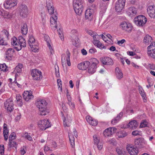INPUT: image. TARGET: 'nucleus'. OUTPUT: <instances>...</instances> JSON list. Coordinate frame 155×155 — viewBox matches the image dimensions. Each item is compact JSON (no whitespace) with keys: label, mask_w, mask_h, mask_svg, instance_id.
I'll return each instance as SVG.
<instances>
[{"label":"nucleus","mask_w":155,"mask_h":155,"mask_svg":"<svg viewBox=\"0 0 155 155\" xmlns=\"http://www.w3.org/2000/svg\"><path fill=\"white\" fill-rule=\"evenodd\" d=\"M101 61L105 65H112L114 63L112 59L108 57L102 58L101 59Z\"/></svg>","instance_id":"obj_17"},{"label":"nucleus","mask_w":155,"mask_h":155,"mask_svg":"<svg viewBox=\"0 0 155 155\" xmlns=\"http://www.w3.org/2000/svg\"><path fill=\"white\" fill-rule=\"evenodd\" d=\"M71 34H73L71 37L73 39H74L75 42L77 44L79 43V39L77 37V31L76 30H73L71 31Z\"/></svg>","instance_id":"obj_29"},{"label":"nucleus","mask_w":155,"mask_h":155,"mask_svg":"<svg viewBox=\"0 0 155 155\" xmlns=\"http://www.w3.org/2000/svg\"><path fill=\"white\" fill-rule=\"evenodd\" d=\"M143 140L142 138L136 139L134 141L135 145L136 147L141 148L143 145Z\"/></svg>","instance_id":"obj_25"},{"label":"nucleus","mask_w":155,"mask_h":155,"mask_svg":"<svg viewBox=\"0 0 155 155\" xmlns=\"http://www.w3.org/2000/svg\"><path fill=\"white\" fill-rule=\"evenodd\" d=\"M145 127V120H144L140 124V127L142 128Z\"/></svg>","instance_id":"obj_61"},{"label":"nucleus","mask_w":155,"mask_h":155,"mask_svg":"<svg viewBox=\"0 0 155 155\" xmlns=\"http://www.w3.org/2000/svg\"><path fill=\"white\" fill-rule=\"evenodd\" d=\"M23 67V65L21 64H19L15 68L14 72V73H16L15 75V78L18 75V73H19L21 72V68Z\"/></svg>","instance_id":"obj_30"},{"label":"nucleus","mask_w":155,"mask_h":155,"mask_svg":"<svg viewBox=\"0 0 155 155\" xmlns=\"http://www.w3.org/2000/svg\"><path fill=\"white\" fill-rule=\"evenodd\" d=\"M127 150L130 155H137L138 153V148L135 147L131 144L127 146Z\"/></svg>","instance_id":"obj_11"},{"label":"nucleus","mask_w":155,"mask_h":155,"mask_svg":"<svg viewBox=\"0 0 155 155\" xmlns=\"http://www.w3.org/2000/svg\"><path fill=\"white\" fill-rule=\"evenodd\" d=\"M14 52V49L11 48L8 49L5 52V59L7 60H11L12 57Z\"/></svg>","instance_id":"obj_16"},{"label":"nucleus","mask_w":155,"mask_h":155,"mask_svg":"<svg viewBox=\"0 0 155 155\" xmlns=\"http://www.w3.org/2000/svg\"><path fill=\"white\" fill-rule=\"evenodd\" d=\"M17 0H7L4 4L5 7L6 8H11L17 5Z\"/></svg>","instance_id":"obj_15"},{"label":"nucleus","mask_w":155,"mask_h":155,"mask_svg":"<svg viewBox=\"0 0 155 155\" xmlns=\"http://www.w3.org/2000/svg\"><path fill=\"white\" fill-rule=\"evenodd\" d=\"M88 71L89 73L91 74L94 73L96 70L97 67L95 66H93L92 65H90L89 67H88Z\"/></svg>","instance_id":"obj_37"},{"label":"nucleus","mask_w":155,"mask_h":155,"mask_svg":"<svg viewBox=\"0 0 155 155\" xmlns=\"http://www.w3.org/2000/svg\"><path fill=\"white\" fill-rule=\"evenodd\" d=\"M70 53L68 50H67L66 54H62L61 55V61L62 65L66 64V61H67V64L69 66H71L70 58Z\"/></svg>","instance_id":"obj_5"},{"label":"nucleus","mask_w":155,"mask_h":155,"mask_svg":"<svg viewBox=\"0 0 155 155\" xmlns=\"http://www.w3.org/2000/svg\"><path fill=\"white\" fill-rule=\"evenodd\" d=\"M4 104L5 108L7 110V111L11 112L13 110V102L11 99L10 98L4 102Z\"/></svg>","instance_id":"obj_10"},{"label":"nucleus","mask_w":155,"mask_h":155,"mask_svg":"<svg viewBox=\"0 0 155 155\" xmlns=\"http://www.w3.org/2000/svg\"><path fill=\"white\" fill-rule=\"evenodd\" d=\"M125 4V0H118L116 3L115 8L116 11L120 12L124 8Z\"/></svg>","instance_id":"obj_13"},{"label":"nucleus","mask_w":155,"mask_h":155,"mask_svg":"<svg viewBox=\"0 0 155 155\" xmlns=\"http://www.w3.org/2000/svg\"><path fill=\"white\" fill-rule=\"evenodd\" d=\"M139 93L142 97L143 99V100L144 102H145L144 100H145V95L144 90L143 88L140 86L139 87Z\"/></svg>","instance_id":"obj_42"},{"label":"nucleus","mask_w":155,"mask_h":155,"mask_svg":"<svg viewBox=\"0 0 155 155\" xmlns=\"http://www.w3.org/2000/svg\"><path fill=\"white\" fill-rule=\"evenodd\" d=\"M120 27L123 30L128 32H130L133 28V27L131 24L125 21L121 22Z\"/></svg>","instance_id":"obj_6"},{"label":"nucleus","mask_w":155,"mask_h":155,"mask_svg":"<svg viewBox=\"0 0 155 155\" xmlns=\"http://www.w3.org/2000/svg\"><path fill=\"white\" fill-rule=\"evenodd\" d=\"M55 74L57 77H59V68L58 65L55 66Z\"/></svg>","instance_id":"obj_48"},{"label":"nucleus","mask_w":155,"mask_h":155,"mask_svg":"<svg viewBox=\"0 0 155 155\" xmlns=\"http://www.w3.org/2000/svg\"><path fill=\"white\" fill-rule=\"evenodd\" d=\"M115 74L117 78L118 79H120L123 77V73L118 67L116 68Z\"/></svg>","instance_id":"obj_27"},{"label":"nucleus","mask_w":155,"mask_h":155,"mask_svg":"<svg viewBox=\"0 0 155 155\" xmlns=\"http://www.w3.org/2000/svg\"><path fill=\"white\" fill-rule=\"evenodd\" d=\"M83 0H73V6L75 13L78 15H81L83 10Z\"/></svg>","instance_id":"obj_3"},{"label":"nucleus","mask_w":155,"mask_h":155,"mask_svg":"<svg viewBox=\"0 0 155 155\" xmlns=\"http://www.w3.org/2000/svg\"><path fill=\"white\" fill-rule=\"evenodd\" d=\"M8 129L7 125L4 123L3 125V134L5 140H7L8 138Z\"/></svg>","instance_id":"obj_26"},{"label":"nucleus","mask_w":155,"mask_h":155,"mask_svg":"<svg viewBox=\"0 0 155 155\" xmlns=\"http://www.w3.org/2000/svg\"><path fill=\"white\" fill-rule=\"evenodd\" d=\"M29 39L28 41V44L30 47L31 48L33 51H36L38 49L37 43L35 41V40L32 35H29Z\"/></svg>","instance_id":"obj_4"},{"label":"nucleus","mask_w":155,"mask_h":155,"mask_svg":"<svg viewBox=\"0 0 155 155\" xmlns=\"http://www.w3.org/2000/svg\"><path fill=\"white\" fill-rule=\"evenodd\" d=\"M127 12L129 16L132 17L137 14V11L136 8L133 7H131L128 8Z\"/></svg>","instance_id":"obj_22"},{"label":"nucleus","mask_w":155,"mask_h":155,"mask_svg":"<svg viewBox=\"0 0 155 155\" xmlns=\"http://www.w3.org/2000/svg\"><path fill=\"white\" fill-rule=\"evenodd\" d=\"M49 39L50 38L49 36H46L45 37V41L47 42V45L48 47H49L51 53V54H52L53 53V51L52 48V47H51V45H50V40Z\"/></svg>","instance_id":"obj_32"},{"label":"nucleus","mask_w":155,"mask_h":155,"mask_svg":"<svg viewBox=\"0 0 155 155\" xmlns=\"http://www.w3.org/2000/svg\"><path fill=\"white\" fill-rule=\"evenodd\" d=\"M16 100L20 102L21 103L22 102V97L21 96L20 94H17L16 96Z\"/></svg>","instance_id":"obj_59"},{"label":"nucleus","mask_w":155,"mask_h":155,"mask_svg":"<svg viewBox=\"0 0 155 155\" xmlns=\"http://www.w3.org/2000/svg\"><path fill=\"white\" fill-rule=\"evenodd\" d=\"M16 135L15 133L13 132L10 135L9 140V141H12L13 140L15 139L16 138Z\"/></svg>","instance_id":"obj_44"},{"label":"nucleus","mask_w":155,"mask_h":155,"mask_svg":"<svg viewBox=\"0 0 155 155\" xmlns=\"http://www.w3.org/2000/svg\"><path fill=\"white\" fill-rule=\"evenodd\" d=\"M57 83L59 88H61V90H62L61 81L60 79L57 80Z\"/></svg>","instance_id":"obj_60"},{"label":"nucleus","mask_w":155,"mask_h":155,"mask_svg":"<svg viewBox=\"0 0 155 155\" xmlns=\"http://www.w3.org/2000/svg\"><path fill=\"white\" fill-rule=\"evenodd\" d=\"M19 12L20 15L23 17H27L28 14L27 7L25 5L21 4L19 7Z\"/></svg>","instance_id":"obj_9"},{"label":"nucleus","mask_w":155,"mask_h":155,"mask_svg":"<svg viewBox=\"0 0 155 155\" xmlns=\"http://www.w3.org/2000/svg\"><path fill=\"white\" fill-rule=\"evenodd\" d=\"M91 62V65L93 66H95L97 67V65L99 64V61L96 58H92L90 60Z\"/></svg>","instance_id":"obj_40"},{"label":"nucleus","mask_w":155,"mask_h":155,"mask_svg":"<svg viewBox=\"0 0 155 155\" xmlns=\"http://www.w3.org/2000/svg\"><path fill=\"white\" fill-rule=\"evenodd\" d=\"M69 140L70 141L71 145L73 147L74 145V138L73 135L71 134H69L68 135Z\"/></svg>","instance_id":"obj_43"},{"label":"nucleus","mask_w":155,"mask_h":155,"mask_svg":"<svg viewBox=\"0 0 155 155\" xmlns=\"http://www.w3.org/2000/svg\"><path fill=\"white\" fill-rule=\"evenodd\" d=\"M31 75L34 79L35 80H39L42 77L41 71L36 69L32 70Z\"/></svg>","instance_id":"obj_12"},{"label":"nucleus","mask_w":155,"mask_h":155,"mask_svg":"<svg viewBox=\"0 0 155 155\" xmlns=\"http://www.w3.org/2000/svg\"><path fill=\"white\" fill-rule=\"evenodd\" d=\"M147 13L149 16L153 18H155V9L152 5H150L147 9Z\"/></svg>","instance_id":"obj_20"},{"label":"nucleus","mask_w":155,"mask_h":155,"mask_svg":"<svg viewBox=\"0 0 155 155\" xmlns=\"http://www.w3.org/2000/svg\"><path fill=\"white\" fill-rule=\"evenodd\" d=\"M8 39H6L4 37L1 36L0 35V45H8L7 41Z\"/></svg>","instance_id":"obj_39"},{"label":"nucleus","mask_w":155,"mask_h":155,"mask_svg":"<svg viewBox=\"0 0 155 155\" xmlns=\"http://www.w3.org/2000/svg\"><path fill=\"white\" fill-rule=\"evenodd\" d=\"M116 151L118 155H126L124 150L121 147H117Z\"/></svg>","instance_id":"obj_38"},{"label":"nucleus","mask_w":155,"mask_h":155,"mask_svg":"<svg viewBox=\"0 0 155 155\" xmlns=\"http://www.w3.org/2000/svg\"><path fill=\"white\" fill-rule=\"evenodd\" d=\"M57 16L55 15H53L51 18L50 22L51 28L54 30L56 29L57 26Z\"/></svg>","instance_id":"obj_14"},{"label":"nucleus","mask_w":155,"mask_h":155,"mask_svg":"<svg viewBox=\"0 0 155 155\" xmlns=\"http://www.w3.org/2000/svg\"><path fill=\"white\" fill-rule=\"evenodd\" d=\"M87 33L89 35L92 36L94 35V33H96V32L93 31L91 30H89L87 31Z\"/></svg>","instance_id":"obj_63"},{"label":"nucleus","mask_w":155,"mask_h":155,"mask_svg":"<svg viewBox=\"0 0 155 155\" xmlns=\"http://www.w3.org/2000/svg\"><path fill=\"white\" fill-rule=\"evenodd\" d=\"M68 102H67V104H68L70 107L72 109H73L75 108V105L72 102L71 100L68 101Z\"/></svg>","instance_id":"obj_47"},{"label":"nucleus","mask_w":155,"mask_h":155,"mask_svg":"<svg viewBox=\"0 0 155 155\" xmlns=\"http://www.w3.org/2000/svg\"><path fill=\"white\" fill-rule=\"evenodd\" d=\"M47 103L43 99L37 100L35 104L39 110V114L41 115H45L48 114L49 111L47 109Z\"/></svg>","instance_id":"obj_2"},{"label":"nucleus","mask_w":155,"mask_h":155,"mask_svg":"<svg viewBox=\"0 0 155 155\" xmlns=\"http://www.w3.org/2000/svg\"><path fill=\"white\" fill-rule=\"evenodd\" d=\"M71 123V121H68V123L66 121V120L64 118V125L65 127H70V123Z\"/></svg>","instance_id":"obj_55"},{"label":"nucleus","mask_w":155,"mask_h":155,"mask_svg":"<svg viewBox=\"0 0 155 155\" xmlns=\"http://www.w3.org/2000/svg\"><path fill=\"white\" fill-rule=\"evenodd\" d=\"M86 119L88 123H89V122L91 121L93 118L92 117H90V116H87L86 117Z\"/></svg>","instance_id":"obj_64"},{"label":"nucleus","mask_w":155,"mask_h":155,"mask_svg":"<svg viewBox=\"0 0 155 155\" xmlns=\"http://www.w3.org/2000/svg\"><path fill=\"white\" fill-rule=\"evenodd\" d=\"M147 54L149 56L155 58V42L148 46Z\"/></svg>","instance_id":"obj_8"},{"label":"nucleus","mask_w":155,"mask_h":155,"mask_svg":"<svg viewBox=\"0 0 155 155\" xmlns=\"http://www.w3.org/2000/svg\"><path fill=\"white\" fill-rule=\"evenodd\" d=\"M96 144L99 150H101L102 148L103 144L102 143L99 142Z\"/></svg>","instance_id":"obj_56"},{"label":"nucleus","mask_w":155,"mask_h":155,"mask_svg":"<svg viewBox=\"0 0 155 155\" xmlns=\"http://www.w3.org/2000/svg\"><path fill=\"white\" fill-rule=\"evenodd\" d=\"M147 68L154 70L155 69V65L153 64H149L147 66Z\"/></svg>","instance_id":"obj_52"},{"label":"nucleus","mask_w":155,"mask_h":155,"mask_svg":"<svg viewBox=\"0 0 155 155\" xmlns=\"http://www.w3.org/2000/svg\"><path fill=\"white\" fill-rule=\"evenodd\" d=\"M1 36L4 37L6 39L8 40L9 35L8 32L5 29L3 30L2 31Z\"/></svg>","instance_id":"obj_34"},{"label":"nucleus","mask_w":155,"mask_h":155,"mask_svg":"<svg viewBox=\"0 0 155 155\" xmlns=\"http://www.w3.org/2000/svg\"><path fill=\"white\" fill-rule=\"evenodd\" d=\"M48 12L50 14L52 15L54 13V7L53 6L52 7H50L49 8H47Z\"/></svg>","instance_id":"obj_49"},{"label":"nucleus","mask_w":155,"mask_h":155,"mask_svg":"<svg viewBox=\"0 0 155 155\" xmlns=\"http://www.w3.org/2000/svg\"><path fill=\"white\" fill-rule=\"evenodd\" d=\"M134 22L137 25L143 26L145 24V17L143 15H140L134 18Z\"/></svg>","instance_id":"obj_7"},{"label":"nucleus","mask_w":155,"mask_h":155,"mask_svg":"<svg viewBox=\"0 0 155 155\" xmlns=\"http://www.w3.org/2000/svg\"><path fill=\"white\" fill-rule=\"evenodd\" d=\"M93 43L95 45L97 46V47L101 49L106 48L103 45H102L100 41L98 40L93 41Z\"/></svg>","instance_id":"obj_31"},{"label":"nucleus","mask_w":155,"mask_h":155,"mask_svg":"<svg viewBox=\"0 0 155 155\" xmlns=\"http://www.w3.org/2000/svg\"><path fill=\"white\" fill-rule=\"evenodd\" d=\"M123 113L120 112L117 116L113 119L111 121V123L112 124H115L117 123L120 119L123 116Z\"/></svg>","instance_id":"obj_28"},{"label":"nucleus","mask_w":155,"mask_h":155,"mask_svg":"<svg viewBox=\"0 0 155 155\" xmlns=\"http://www.w3.org/2000/svg\"><path fill=\"white\" fill-rule=\"evenodd\" d=\"M152 38L148 35H146V45H148L151 43H154L152 42Z\"/></svg>","instance_id":"obj_36"},{"label":"nucleus","mask_w":155,"mask_h":155,"mask_svg":"<svg viewBox=\"0 0 155 155\" xmlns=\"http://www.w3.org/2000/svg\"><path fill=\"white\" fill-rule=\"evenodd\" d=\"M4 145H0V154L3 155L4 153Z\"/></svg>","instance_id":"obj_54"},{"label":"nucleus","mask_w":155,"mask_h":155,"mask_svg":"<svg viewBox=\"0 0 155 155\" xmlns=\"http://www.w3.org/2000/svg\"><path fill=\"white\" fill-rule=\"evenodd\" d=\"M28 28L26 24H24L21 27V32L23 35H26L28 32Z\"/></svg>","instance_id":"obj_35"},{"label":"nucleus","mask_w":155,"mask_h":155,"mask_svg":"<svg viewBox=\"0 0 155 155\" xmlns=\"http://www.w3.org/2000/svg\"><path fill=\"white\" fill-rule=\"evenodd\" d=\"M3 66L2 68L1 71H6L8 70L7 69V67L5 64H3Z\"/></svg>","instance_id":"obj_58"},{"label":"nucleus","mask_w":155,"mask_h":155,"mask_svg":"<svg viewBox=\"0 0 155 155\" xmlns=\"http://www.w3.org/2000/svg\"><path fill=\"white\" fill-rule=\"evenodd\" d=\"M11 43L17 51L21 50L22 47H25L26 46L25 40L21 36L18 37V40L15 37L12 38Z\"/></svg>","instance_id":"obj_1"},{"label":"nucleus","mask_w":155,"mask_h":155,"mask_svg":"<svg viewBox=\"0 0 155 155\" xmlns=\"http://www.w3.org/2000/svg\"><path fill=\"white\" fill-rule=\"evenodd\" d=\"M46 121H45V120H41L38 122V126L40 127V129L42 130H45L47 128L50 127V125L48 124L46 125H44V123H45Z\"/></svg>","instance_id":"obj_24"},{"label":"nucleus","mask_w":155,"mask_h":155,"mask_svg":"<svg viewBox=\"0 0 155 155\" xmlns=\"http://www.w3.org/2000/svg\"><path fill=\"white\" fill-rule=\"evenodd\" d=\"M90 64L88 61H85L78 64V67L80 70H85L88 68Z\"/></svg>","instance_id":"obj_18"},{"label":"nucleus","mask_w":155,"mask_h":155,"mask_svg":"<svg viewBox=\"0 0 155 155\" xmlns=\"http://www.w3.org/2000/svg\"><path fill=\"white\" fill-rule=\"evenodd\" d=\"M127 135V133L124 131H120L117 133V135L119 138L124 137Z\"/></svg>","instance_id":"obj_41"},{"label":"nucleus","mask_w":155,"mask_h":155,"mask_svg":"<svg viewBox=\"0 0 155 155\" xmlns=\"http://www.w3.org/2000/svg\"><path fill=\"white\" fill-rule=\"evenodd\" d=\"M94 138V143L96 144L99 142V139L98 138L97 136L95 135L93 136Z\"/></svg>","instance_id":"obj_51"},{"label":"nucleus","mask_w":155,"mask_h":155,"mask_svg":"<svg viewBox=\"0 0 155 155\" xmlns=\"http://www.w3.org/2000/svg\"><path fill=\"white\" fill-rule=\"evenodd\" d=\"M57 31L58 32L59 37L60 38L61 40H62L64 39V38L63 37L62 28H59L58 30H57Z\"/></svg>","instance_id":"obj_45"},{"label":"nucleus","mask_w":155,"mask_h":155,"mask_svg":"<svg viewBox=\"0 0 155 155\" xmlns=\"http://www.w3.org/2000/svg\"><path fill=\"white\" fill-rule=\"evenodd\" d=\"M97 123L98 122L96 120L93 119L89 123L92 126H95L97 124Z\"/></svg>","instance_id":"obj_50"},{"label":"nucleus","mask_w":155,"mask_h":155,"mask_svg":"<svg viewBox=\"0 0 155 155\" xmlns=\"http://www.w3.org/2000/svg\"><path fill=\"white\" fill-rule=\"evenodd\" d=\"M85 18L89 21H91L93 18V10L87 9L86 10L85 12Z\"/></svg>","instance_id":"obj_21"},{"label":"nucleus","mask_w":155,"mask_h":155,"mask_svg":"<svg viewBox=\"0 0 155 155\" xmlns=\"http://www.w3.org/2000/svg\"><path fill=\"white\" fill-rule=\"evenodd\" d=\"M46 4L47 8H49L50 7H52L53 6L52 0H47Z\"/></svg>","instance_id":"obj_46"},{"label":"nucleus","mask_w":155,"mask_h":155,"mask_svg":"<svg viewBox=\"0 0 155 155\" xmlns=\"http://www.w3.org/2000/svg\"><path fill=\"white\" fill-rule=\"evenodd\" d=\"M9 144L10 147H15V145H16V143L15 141H10L9 142Z\"/></svg>","instance_id":"obj_53"},{"label":"nucleus","mask_w":155,"mask_h":155,"mask_svg":"<svg viewBox=\"0 0 155 155\" xmlns=\"http://www.w3.org/2000/svg\"><path fill=\"white\" fill-rule=\"evenodd\" d=\"M104 135L105 137H108L111 135L113 134V132L111 131L109 128L106 129L104 132Z\"/></svg>","instance_id":"obj_33"},{"label":"nucleus","mask_w":155,"mask_h":155,"mask_svg":"<svg viewBox=\"0 0 155 155\" xmlns=\"http://www.w3.org/2000/svg\"><path fill=\"white\" fill-rule=\"evenodd\" d=\"M138 124L136 120H134L130 122L127 125V128H130L132 129H134L138 126Z\"/></svg>","instance_id":"obj_23"},{"label":"nucleus","mask_w":155,"mask_h":155,"mask_svg":"<svg viewBox=\"0 0 155 155\" xmlns=\"http://www.w3.org/2000/svg\"><path fill=\"white\" fill-rule=\"evenodd\" d=\"M25 137L29 141H31L32 140L31 137L29 135L28 133H26L25 135Z\"/></svg>","instance_id":"obj_57"},{"label":"nucleus","mask_w":155,"mask_h":155,"mask_svg":"<svg viewBox=\"0 0 155 155\" xmlns=\"http://www.w3.org/2000/svg\"><path fill=\"white\" fill-rule=\"evenodd\" d=\"M125 42L126 40L124 39H123L121 40L118 41L117 43L118 45H122L123 43Z\"/></svg>","instance_id":"obj_62"},{"label":"nucleus","mask_w":155,"mask_h":155,"mask_svg":"<svg viewBox=\"0 0 155 155\" xmlns=\"http://www.w3.org/2000/svg\"><path fill=\"white\" fill-rule=\"evenodd\" d=\"M23 95V98L26 101H28L34 97L32 95V92L28 91L24 92Z\"/></svg>","instance_id":"obj_19"}]
</instances>
